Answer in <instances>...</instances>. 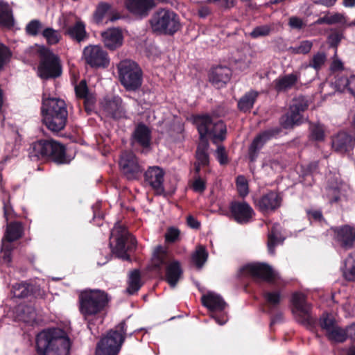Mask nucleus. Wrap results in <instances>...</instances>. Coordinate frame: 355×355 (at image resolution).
I'll return each mask as SVG.
<instances>
[{"label":"nucleus","mask_w":355,"mask_h":355,"mask_svg":"<svg viewBox=\"0 0 355 355\" xmlns=\"http://www.w3.org/2000/svg\"><path fill=\"white\" fill-rule=\"evenodd\" d=\"M28 155L33 161L51 157L58 164L67 163L64 147L53 140H39L33 143L28 149Z\"/></svg>","instance_id":"39448f33"},{"label":"nucleus","mask_w":355,"mask_h":355,"mask_svg":"<svg viewBox=\"0 0 355 355\" xmlns=\"http://www.w3.org/2000/svg\"><path fill=\"white\" fill-rule=\"evenodd\" d=\"M299 78L300 76L297 72L280 76L274 80V88L277 92L287 91L297 83Z\"/></svg>","instance_id":"cd10ccee"},{"label":"nucleus","mask_w":355,"mask_h":355,"mask_svg":"<svg viewBox=\"0 0 355 355\" xmlns=\"http://www.w3.org/2000/svg\"><path fill=\"white\" fill-rule=\"evenodd\" d=\"M310 139L316 141H322L325 138V130L322 125L320 123L311 124L309 127Z\"/></svg>","instance_id":"c03bdc74"},{"label":"nucleus","mask_w":355,"mask_h":355,"mask_svg":"<svg viewBox=\"0 0 355 355\" xmlns=\"http://www.w3.org/2000/svg\"><path fill=\"white\" fill-rule=\"evenodd\" d=\"M343 276L348 281H355V253L350 254L345 259Z\"/></svg>","instance_id":"58836bf2"},{"label":"nucleus","mask_w":355,"mask_h":355,"mask_svg":"<svg viewBox=\"0 0 355 355\" xmlns=\"http://www.w3.org/2000/svg\"><path fill=\"white\" fill-rule=\"evenodd\" d=\"M208 258V252L203 245H198L196 248V250L193 252L191 259L192 261L195 263V265L200 268L207 261Z\"/></svg>","instance_id":"79ce46f5"},{"label":"nucleus","mask_w":355,"mask_h":355,"mask_svg":"<svg viewBox=\"0 0 355 355\" xmlns=\"http://www.w3.org/2000/svg\"><path fill=\"white\" fill-rule=\"evenodd\" d=\"M10 55L9 49L4 45L0 44V69L3 67Z\"/></svg>","instance_id":"13d9d810"},{"label":"nucleus","mask_w":355,"mask_h":355,"mask_svg":"<svg viewBox=\"0 0 355 355\" xmlns=\"http://www.w3.org/2000/svg\"><path fill=\"white\" fill-rule=\"evenodd\" d=\"M309 105L304 97H298L293 101L289 111L284 115L280 123L284 128L289 129L301 125L304 121L302 113L307 109Z\"/></svg>","instance_id":"f8f14e48"},{"label":"nucleus","mask_w":355,"mask_h":355,"mask_svg":"<svg viewBox=\"0 0 355 355\" xmlns=\"http://www.w3.org/2000/svg\"><path fill=\"white\" fill-rule=\"evenodd\" d=\"M63 28L65 29V35L78 42H81L87 37L85 25L80 19L76 20V23L72 26H67L64 25Z\"/></svg>","instance_id":"c85d7f7f"},{"label":"nucleus","mask_w":355,"mask_h":355,"mask_svg":"<svg viewBox=\"0 0 355 355\" xmlns=\"http://www.w3.org/2000/svg\"><path fill=\"white\" fill-rule=\"evenodd\" d=\"M335 85L338 90L340 92L347 90L355 97V75L350 76L349 77H338L335 81Z\"/></svg>","instance_id":"72a5a7b5"},{"label":"nucleus","mask_w":355,"mask_h":355,"mask_svg":"<svg viewBox=\"0 0 355 355\" xmlns=\"http://www.w3.org/2000/svg\"><path fill=\"white\" fill-rule=\"evenodd\" d=\"M201 140L209 137L214 143L223 141L225 138L226 125L221 120L213 119L210 116L197 115L193 117Z\"/></svg>","instance_id":"0eeeda50"},{"label":"nucleus","mask_w":355,"mask_h":355,"mask_svg":"<svg viewBox=\"0 0 355 355\" xmlns=\"http://www.w3.org/2000/svg\"><path fill=\"white\" fill-rule=\"evenodd\" d=\"M258 96V92L255 91H250L246 93L238 103V107L241 111H250Z\"/></svg>","instance_id":"e433bc0d"},{"label":"nucleus","mask_w":355,"mask_h":355,"mask_svg":"<svg viewBox=\"0 0 355 355\" xmlns=\"http://www.w3.org/2000/svg\"><path fill=\"white\" fill-rule=\"evenodd\" d=\"M292 304L293 314L299 322L304 325L314 322L315 319L311 314V305L306 302L304 294L294 293L292 297Z\"/></svg>","instance_id":"4468645a"},{"label":"nucleus","mask_w":355,"mask_h":355,"mask_svg":"<svg viewBox=\"0 0 355 355\" xmlns=\"http://www.w3.org/2000/svg\"><path fill=\"white\" fill-rule=\"evenodd\" d=\"M343 62L340 60H334L331 64V69L337 71L343 69Z\"/></svg>","instance_id":"338daca9"},{"label":"nucleus","mask_w":355,"mask_h":355,"mask_svg":"<svg viewBox=\"0 0 355 355\" xmlns=\"http://www.w3.org/2000/svg\"><path fill=\"white\" fill-rule=\"evenodd\" d=\"M340 355H355V346L343 349L340 352Z\"/></svg>","instance_id":"774afa93"},{"label":"nucleus","mask_w":355,"mask_h":355,"mask_svg":"<svg viewBox=\"0 0 355 355\" xmlns=\"http://www.w3.org/2000/svg\"><path fill=\"white\" fill-rule=\"evenodd\" d=\"M355 146V135H351L346 132H340L332 139V148L339 153L344 154L351 151Z\"/></svg>","instance_id":"5701e85b"},{"label":"nucleus","mask_w":355,"mask_h":355,"mask_svg":"<svg viewBox=\"0 0 355 355\" xmlns=\"http://www.w3.org/2000/svg\"><path fill=\"white\" fill-rule=\"evenodd\" d=\"M12 291L15 297L22 298L30 294L28 285L25 282L17 283L12 286Z\"/></svg>","instance_id":"de8ad7c7"},{"label":"nucleus","mask_w":355,"mask_h":355,"mask_svg":"<svg viewBox=\"0 0 355 355\" xmlns=\"http://www.w3.org/2000/svg\"><path fill=\"white\" fill-rule=\"evenodd\" d=\"M310 220L321 221L323 220L322 212L320 210H310L307 211Z\"/></svg>","instance_id":"e2e57ef3"},{"label":"nucleus","mask_w":355,"mask_h":355,"mask_svg":"<svg viewBox=\"0 0 355 355\" xmlns=\"http://www.w3.org/2000/svg\"><path fill=\"white\" fill-rule=\"evenodd\" d=\"M320 326L328 339L332 342L342 343L347 339L345 329L340 327L333 317L327 314L320 318Z\"/></svg>","instance_id":"dca6fc26"},{"label":"nucleus","mask_w":355,"mask_h":355,"mask_svg":"<svg viewBox=\"0 0 355 355\" xmlns=\"http://www.w3.org/2000/svg\"><path fill=\"white\" fill-rule=\"evenodd\" d=\"M335 239L345 248H352L355 242V229L349 225H344L334 229Z\"/></svg>","instance_id":"a878e982"},{"label":"nucleus","mask_w":355,"mask_h":355,"mask_svg":"<svg viewBox=\"0 0 355 355\" xmlns=\"http://www.w3.org/2000/svg\"><path fill=\"white\" fill-rule=\"evenodd\" d=\"M188 225L193 229H198L200 227V223L192 216H189L187 220Z\"/></svg>","instance_id":"0e129e2a"},{"label":"nucleus","mask_w":355,"mask_h":355,"mask_svg":"<svg viewBox=\"0 0 355 355\" xmlns=\"http://www.w3.org/2000/svg\"><path fill=\"white\" fill-rule=\"evenodd\" d=\"M165 171L159 166H150L144 173L145 182L149 185L157 195H164Z\"/></svg>","instance_id":"a211bd4d"},{"label":"nucleus","mask_w":355,"mask_h":355,"mask_svg":"<svg viewBox=\"0 0 355 355\" xmlns=\"http://www.w3.org/2000/svg\"><path fill=\"white\" fill-rule=\"evenodd\" d=\"M112 6L107 3L103 2L98 4L94 14V17L98 22L102 21L106 17L110 20H113L112 17Z\"/></svg>","instance_id":"a19ab883"},{"label":"nucleus","mask_w":355,"mask_h":355,"mask_svg":"<svg viewBox=\"0 0 355 355\" xmlns=\"http://www.w3.org/2000/svg\"><path fill=\"white\" fill-rule=\"evenodd\" d=\"M272 28L270 25H263L255 27L250 33V36L253 38L264 37L268 35L271 32Z\"/></svg>","instance_id":"3c124183"},{"label":"nucleus","mask_w":355,"mask_h":355,"mask_svg":"<svg viewBox=\"0 0 355 355\" xmlns=\"http://www.w3.org/2000/svg\"><path fill=\"white\" fill-rule=\"evenodd\" d=\"M216 157L220 164L225 165L228 163L227 155L223 146H218L216 150Z\"/></svg>","instance_id":"6e6d98bb"},{"label":"nucleus","mask_w":355,"mask_h":355,"mask_svg":"<svg viewBox=\"0 0 355 355\" xmlns=\"http://www.w3.org/2000/svg\"><path fill=\"white\" fill-rule=\"evenodd\" d=\"M263 297L270 311L277 309L284 297L279 289L264 291Z\"/></svg>","instance_id":"473e14b6"},{"label":"nucleus","mask_w":355,"mask_h":355,"mask_svg":"<svg viewBox=\"0 0 355 355\" xmlns=\"http://www.w3.org/2000/svg\"><path fill=\"white\" fill-rule=\"evenodd\" d=\"M326 15L327 18V24H343L346 23V19L345 16L340 13H329Z\"/></svg>","instance_id":"864d4df0"},{"label":"nucleus","mask_w":355,"mask_h":355,"mask_svg":"<svg viewBox=\"0 0 355 355\" xmlns=\"http://www.w3.org/2000/svg\"><path fill=\"white\" fill-rule=\"evenodd\" d=\"M86 62L92 67H106L110 64L107 53L99 45H89L83 50Z\"/></svg>","instance_id":"f3484780"},{"label":"nucleus","mask_w":355,"mask_h":355,"mask_svg":"<svg viewBox=\"0 0 355 355\" xmlns=\"http://www.w3.org/2000/svg\"><path fill=\"white\" fill-rule=\"evenodd\" d=\"M141 276L137 270H135L130 273L126 292L130 295L136 293L141 288Z\"/></svg>","instance_id":"4c0bfd02"},{"label":"nucleus","mask_w":355,"mask_h":355,"mask_svg":"<svg viewBox=\"0 0 355 355\" xmlns=\"http://www.w3.org/2000/svg\"><path fill=\"white\" fill-rule=\"evenodd\" d=\"M101 104L103 111L114 119H119L126 116V111L123 101L119 96L104 98Z\"/></svg>","instance_id":"aec40b11"},{"label":"nucleus","mask_w":355,"mask_h":355,"mask_svg":"<svg viewBox=\"0 0 355 355\" xmlns=\"http://www.w3.org/2000/svg\"><path fill=\"white\" fill-rule=\"evenodd\" d=\"M119 165L124 175L130 180L137 178L142 171V166L132 152H123Z\"/></svg>","instance_id":"6ab92c4d"},{"label":"nucleus","mask_w":355,"mask_h":355,"mask_svg":"<svg viewBox=\"0 0 355 355\" xmlns=\"http://www.w3.org/2000/svg\"><path fill=\"white\" fill-rule=\"evenodd\" d=\"M180 236V231L175 227L169 228L165 234L166 241L168 242H175L178 240Z\"/></svg>","instance_id":"4d7b16f0"},{"label":"nucleus","mask_w":355,"mask_h":355,"mask_svg":"<svg viewBox=\"0 0 355 355\" xmlns=\"http://www.w3.org/2000/svg\"><path fill=\"white\" fill-rule=\"evenodd\" d=\"M80 311L92 331L91 319L103 311L108 302L107 295L101 290H86L79 295Z\"/></svg>","instance_id":"7ed1b4c3"},{"label":"nucleus","mask_w":355,"mask_h":355,"mask_svg":"<svg viewBox=\"0 0 355 355\" xmlns=\"http://www.w3.org/2000/svg\"><path fill=\"white\" fill-rule=\"evenodd\" d=\"M150 24L154 32L168 35L174 34L180 28L178 15L168 9H159L155 12Z\"/></svg>","instance_id":"1a4fd4ad"},{"label":"nucleus","mask_w":355,"mask_h":355,"mask_svg":"<svg viewBox=\"0 0 355 355\" xmlns=\"http://www.w3.org/2000/svg\"><path fill=\"white\" fill-rule=\"evenodd\" d=\"M111 236H116V245L112 249V252L123 260H129L127 250L135 246V238L129 235L125 229L119 224H116L111 232Z\"/></svg>","instance_id":"9b49d317"},{"label":"nucleus","mask_w":355,"mask_h":355,"mask_svg":"<svg viewBox=\"0 0 355 355\" xmlns=\"http://www.w3.org/2000/svg\"><path fill=\"white\" fill-rule=\"evenodd\" d=\"M347 338L355 340V322L349 325L345 329Z\"/></svg>","instance_id":"69168bd1"},{"label":"nucleus","mask_w":355,"mask_h":355,"mask_svg":"<svg viewBox=\"0 0 355 355\" xmlns=\"http://www.w3.org/2000/svg\"><path fill=\"white\" fill-rule=\"evenodd\" d=\"M42 35L49 45L58 44L61 39L59 31L51 27L44 28L42 31Z\"/></svg>","instance_id":"37998d69"},{"label":"nucleus","mask_w":355,"mask_h":355,"mask_svg":"<svg viewBox=\"0 0 355 355\" xmlns=\"http://www.w3.org/2000/svg\"><path fill=\"white\" fill-rule=\"evenodd\" d=\"M343 35L338 32H334L329 36V42L331 46H336L340 42Z\"/></svg>","instance_id":"680f3d73"},{"label":"nucleus","mask_w":355,"mask_h":355,"mask_svg":"<svg viewBox=\"0 0 355 355\" xmlns=\"http://www.w3.org/2000/svg\"><path fill=\"white\" fill-rule=\"evenodd\" d=\"M209 144L207 139L200 141L196 150V162L201 164L202 166H207L209 163V155L207 153Z\"/></svg>","instance_id":"c9c22d12"},{"label":"nucleus","mask_w":355,"mask_h":355,"mask_svg":"<svg viewBox=\"0 0 355 355\" xmlns=\"http://www.w3.org/2000/svg\"><path fill=\"white\" fill-rule=\"evenodd\" d=\"M202 303L213 312L211 317L218 324L223 325L226 323L227 321V316L224 313L220 315H218L216 313V312L224 310L227 306L226 303L219 295L209 292L207 295H202Z\"/></svg>","instance_id":"2eb2a0df"},{"label":"nucleus","mask_w":355,"mask_h":355,"mask_svg":"<svg viewBox=\"0 0 355 355\" xmlns=\"http://www.w3.org/2000/svg\"><path fill=\"white\" fill-rule=\"evenodd\" d=\"M37 73L42 79L59 77L62 73V67L58 57L49 49H43Z\"/></svg>","instance_id":"9d476101"},{"label":"nucleus","mask_w":355,"mask_h":355,"mask_svg":"<svg viewBox=\"0 0 355 355\" xmlns=\"http://www.w3.org/2000/svg\"><path fill=\"white\" fill-rule=\"evenodd\" d=\"M117 69L119 80L126 90L135 91L141 86L142 70L135 62L122 60L118 64Z\"/></svg>","instance_id":"6e6552de"},{"label":"nucleus","mask_w":355,"mask_h":355,"mask_svg":"<svg viewBox=\"0 0 355 355\" xmlns=\"http://www.w3.org/2000/svg\"><path fill=\"white\" fill-rule=\"evenodd\" d=\"M12 247L11 243L2 241L1 250L0 252V261L3 264L8 265L11 261V251Z\"/></svg>","instance_id":"a18cd8bd"},{"label":"nucleus","mask_w":355,"mask_h":355,"mask_svg":"<svg viewBox=\"0 0 355 355\" xmlns=\"http://www.w3.org/2000/svg\"><path fill=\"white\" fill-rule=\"evenodd\" d=\"M151 131L146 125L139 124L132 135V141L139 146L147 148L150 146Z\"/></svg>","instance_id":"7c9ffc66"},{"label":"nucleus","mask_w":355,"mask_h":355,"mask_svg":"<svg viewBox=\"0 0 355 355\" xmlns=\"http://www.w3.org/2000/svg\"><path fill=\"white\" fill-rule=\"evenodd\" d=\"M288 24L292 28L295 29H300L304 25L303 21L297 17H291L289 19Z\"/></svg>","instance_id":"052dcab7"},{"label":"nucleus","mask_w":355,"mask_h":355,"mask_svg":"<svg viewBox=\"0 0 355 355\" xmlns=\"http://www.w3.org/2000/svg\"><path fill=\"white\" fill-rule=\"evenodd\" d=\"M241 275H249L255 281L274 282L278 277L277 273L265 263H255L244 266L240 270Z\"/></svg>","instance_id":"ddd939ff"},{"label":"nucleus","mask_w":355,"mask_h":355,"mask_svg":"<svg viewBox=\"0 0 355 355\" xmlns=\"http://www.w3.org/2000/svg\"><path fill=\"white\" fill-rule=\"evenodd\" d=\"M231 76L232 70L229 67L217 66L211 70L209 78L214 87L220 88L230 81Z\"/></svg>","instance_id":"b1692460"},{"label":"nucleus","mask_w":355,"mask_h":355,"mask_svg":"<svg viewBox=\"0 0 355 355\" xmlns=\"http://www.w3.org/2000/svg\"><path fill=\"white\" fill-rule=\"evenodd\" d=\"M236 187L241 196H245L248 193V185L244 176L240 175L236 178Z\"/></svg>","instance_id":"603ef678"},{"label":"nucleus","mask_w":355,"mask_h":355,"mask_svg":"<svg viewBox=\"0 0 355 355\" xmlns=\"http://www.w3.org/2000/svg\"><path fill=\"white\" fill-rule=\"evenodd\" d=\"M42 28L43 25L40 20L33 19L26 24L25 30L28 35L36 36L42 33Z\"/></svg>","instance_id":"09e8293b"},{"label":"nucleus","mask_w":355,"mask_h":355,"mask_svg":"<svg viewBox=\"0 0 355 355\" xmlns=\"http://www.w3.org/2000/svg\"><path fill=\"white\" fill-rule=\"evenodd\" d=\"M282 197L275 191L268 192L255 201L256 206L263 213L275 211L280 207Z\"/></svg>","instance_id":"4be33fe9"},{"label":"nucleus","mask_w":355,"mask_h":355,"mask_svg":"<svg viewBox=\"0 0 355 355\" xmlns=\"http://www.w3.org/2000/svg\"><path fill=\"white\" fill-rule=\"evenodd\" d=\"M101 35L105 46L111 51L119 48L123 44V34L119 28H109L102 32Z\"/></svg>","instance_id":"393cba45"},{"label":"nucleus","mask_w":355,"mask_h":355,"mask_svg":"<svg viewBox=\"0 0 355 355\" xmlns=\"http://www.w3.org/2000/svg\"><path fill=\"white\" fill-rule=\"evenodd\" d=\"M230 209L234 219L240 224L249 223L254 215V210L246 202H232Z\"/></svg>","instance_id":"412c9836"},{"label":"nucleus","mask_w":355,"mask_h":355,"mask_svg":"<svg viewBox=\"0 0 355 355\" xmlns=\"http://www.w3.org/2000/svg\"><path fill=\"white\" fill-rule=\"evenodd\" d=\"M42 121L52 132L64 129L68 119V111L65 101L59 98H43L41 107Z\"/></svg>","instance_id":"f03ea898"},{"label":"nucleus","mask_w":355,"mask_h":355,"mask_svg":"<svg viewBox=\"0 0 355 355\" xmlns=\"http://www.w3.org/2000/svg\"><path fill=\"white\" fill-rule=\"evenodd\" d=\"M327 57L324 53L318 52L315 54L310 60L307 67L313 68L315 71H318L324 64Z\"/></svg>","instance_id":"49530a36"},{"label":"nucleus","mask_w":355,"mask_h":355,"mask_svg":"<svg viewBox=\"0 0 355 355\" xmlns=\"http://www.w3.org/2000/svg\"><path fill=\"white\" fill-rule=\"evenodd\" d=\"M24 233V227L22 223L20 222H12L8 224L5 235L2 239V241L8 242L11 243L19 238H21Z\"/></svg>","instance_id":"2f4dec72"},{"label":"nucleus","mask_w":355,"mask_h":355,"mask_svg":"<svg viewBox=\"0 0 355 355\" xmlns=\"http://www.w3.org/2000/svg\"><path fill=\"white\" fill-rule=\"evenodd\" d=\"M155 6L153 0H127L126 7L133 14L146 15Z\"/></svg>","instance_id":"bb28decb"},{"label":"nucleus","mask_w":355,"mask_h":355,"mask_svg":"<svg viewBox=\"0 0 355 355\" xmlns=\"http://www.w3.org/2000/svg\"><path fill=\"white\" fill-rule=\"evenodd\" d=\"M277 133V132L273 130H266L261 132L254 139L250 147V157L251 161L254 160L257 153Z\"/></svg>","instance_id":"c756f323"},{"label":"nucleus","mask_w":355,"mask_h":355,"mask_svg":"<svg viewBox=\"0 0 355 355\" xmlns=\"http://www.w3.org/2000/svg\"><path fill=\"white\" fill-rule=\"evenodd\" d=\"M192 187L196 192L202 193L206 188L205 182L200 177L196 178L192 184Z\"/></svg>","instance_id":"bf43d9fd"},{"label":"nucleus","mask_w":355,"mask_h":355,"mask_svg":"<svg viewBox=\"0 0 355 355\" xmlns=\"http://www.w3.org/2000/svg\"><path fill=\"white\" fill-rule=\"evenodd\" d=\"M313 46V43L309 40H303L298 45L291 46L289 50L294 54H306Z\"/></svg>","instance_id":"8fccbe9b"},{"label":"nucleus","mask_w":355,"mask_h":355,"mask_svg":"<svg viewBox=\"0 0 355 355\" xmlns=\"http://www.w3.org/2000/svg\"><path fill=\"white\" fill-rule=\"evenodd\" d=\"M0 24L8 27L13 25L11 9L8 3L3 1H0Z\"/></svg>","instance_id":"ea45409f"},{"label":"nucleus","mask_w":355,"mask_h":355,"mask_svg":"<svg viewBox=\"0 0 355 355\" xmlns=\"http://www.w3.org/2000/svg\"><path fill=\"white\" fill-rule=\"evenodd\" d=\"M164 266H166L165 279L171 287L174 288L182 274L180 263L177 260H172L167 250L159 245L153 251L151 266L155 270H160Z\"/></svg>","instance_id":"20e7f679"},{"label":"nucleus","mask_w":355,"mask_h":355,"mask_svg":"<svg viewBox=\"0 0 355 355\" xmlns=\"http://www.w3.org/2000/svg\"><path fill=\"white\" fill-rule=\"evenodd\" d=\"M280 226L279 224H274L268 236V249L271 254H275L276 245L282 243L284 239H282L279 232Z\"/></svg>","instance_id":"f704fd0d"},{"label":"nucleus","mask_w":355,"mask_h":355,"mask_svg":"<svg viewBox=\"0 0 355 355\" xmlns=\"http://www.w3.org/2000/svg\"><path fill=\"white\" fill-rule=\"evenodd\" d=\"M71 329L49 327L42 330L35 337V350L37 355H68L71 346Z\"/></svg>","instance_id":"f257e3e1"},{"label":"nucleus","mask_w":355,"mask_h":355,"mask_svg":"<svg viewBox=\"0 0 355 355\" xmlns=\"http://www.w3.org/2000/svg\"><path fill=\"white\" fill-rule=\"evenodd\" d=\"M75 91L77 96L79 98H86L88 94V88L86 81L85 80H82L78 85H76Z\"/></svg>","instance_id":"5fc2aeb1"},{"label":"nucleus","mask_w":355,"mask_h":355,"mask_svg":"<svg viewBox=\"0 0 355 355\" xmlns=\"http://www.w3.org/2000/svg\"><path fill=\"white\" fill-rule=\"evenodd\" d=\"M125 323L121 322L98 341L96 355H118L125 340Z\"/></svg>","instance_id":"423d86ee"}]
</instances>
